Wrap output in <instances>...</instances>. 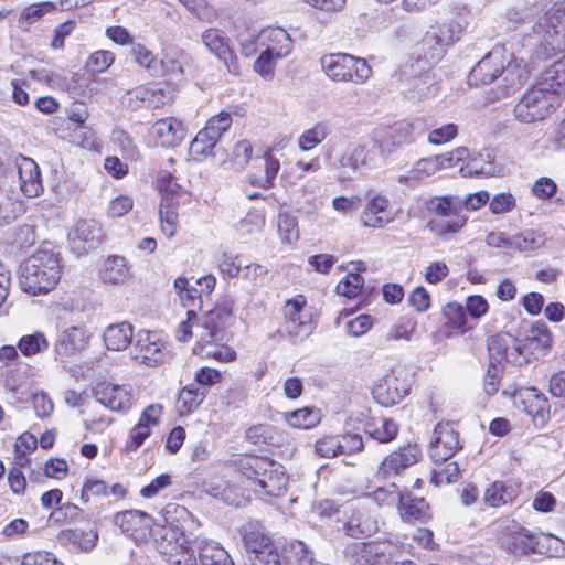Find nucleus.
<instances>
[{"mask_svg":"<svg viewBox=\"0 0 565 565\" xmlns=\"http://www.w3.org/2000/svg\"><path fill=\"white\" fill-rule=\"evenodd\" d=\"M390 201L382 194H370L361 214V222L365 227L382 228L392 223L395 216L387 209Z\"/></svg>","mask_w":565,"mask_h":565,"instance_id":"23","label":"nucleus"},{"mask_svg":"<svg viewBox=\"0 0 565 565\" xmlns=\"http://www.w3.org/2000/svg\"><path fill=\"white\" fill-rule=\"evenodd\" d=\"M99 276L105 284H124L130 278V266L126 257L120 255L108 256L99 268Z\"/></svg>","mask_w":565,"mask_h":565,"instance_id":"34","label":"nucleus"},{"mask_svg":"<svg viewBox=\"0 0 565 565\" xmlns=\"http://www.w3.org/2000/svg\"><path fill=\"white\" fill-rule=\"evenodd\" d=\"M150 134L158 145L162 147H175L184 139L185 129L180 120L168 117L157 120L152 125Z\"/></svg>","mask_w":565,"mask_h":565,"instance_id":"28","label":"nucleus"},{"mask_svg":"<svg viewBox=\"0 0 565 565\" xmlns=\"http://www.w3.org/2000/svg\"><path fill=\"white\" fill-rule=\"evenodd\" d=\"M427 211L443 217L430 220L427 227L440 237L459 232L467 223V216L461 213V203L451 196H434L426 203Z\"/></svg>","mask_w":565,"mask_h":565,"instance_id":"7","label":"nucleus"},{"mask_svg":"<svg viewBox=\"0 0 565 565\" xmlns=\"http://www.w3.org/2000/svg\"><path fill=\"white\" fill-rule=\"evenodd\" d=\"M108 494V486L102 479L87 477L82 487L81 499L88 502L90 498L105 497Z\"/></svg>","mask_w":565,"mask_h":565,"instance_id":"60","label":"nucleus"},{"mask_svg":"<svg viewBox=\"0 0 565 565\" xmlns=\"http://www.w3.org/2000/svg\"><path fill=\"white\" fill-rule=\"evenodd\" d=\"M103 340L108 350H125L128 345H132L134 328L126 321L110 324L105 329Z\"/></svg>","mask_w":565,"mask_h":565,"instance_id":"35","label":"nucleus"},{"mask_svg":"<svg viewBox=\"0 0 565 565\" xmlns=\"http://www.w3.org/2000/svg\"><path fill=\"white\" fill-rule=\"evenodd\" d=\"M556 107L550 97L533 85L514 106V116L519 121L530 124L543 120Z\"/></svg>","mask_w":565,"mask_h":565,"instance_id":"11","label":"nucleus"},{"mask_svg":"<svg viewBox=\"0 0 565 565\" xmlns=\"http://www.w3.org/2000/svg\"><path fill=\"white\" fill-rule=\"evenodd\" d=\"M460 33V24L450 20L427 32L424 38L423 45H427L431 49V60L439 58L443 55L445 47L452 45L457 40H459Z\"/></svg>","mask_w":565,"mask_h":565,"instance_id":"21","label":"nucleus"},{"mask_svg":"<svg viewBox=\"0 0 565 565\" xmlns=\"http://www.w3.org/2000/svg\"><path fill=\"white\" fill-rule=\"evenodd\" d=\"M504 550L515 556L547 554L555 556L565 552V543L552 534L536 535L523 526L509 530L503 539Z\"/></svg>","mask_w":565,"mask_h":565,"instance_id":"4","label":"nucleus"},{"mask_svg":"<svg viewBox=\"0 0 565 565\" xmlns=\"http://www.w3.org/2000/svg\"><path fill=\"white\" fill-rule=\"evenodd\" d=\"M278 232L281 242L290 244L299 238V228L297 218L288 212H281L278 215Z\"/></svg>","mask_w":565,"mask_h":565,"instance_id":"51","label":"nucleus"},{"mask_svg":"<svg viewBox=\"0 0 565 565\" xmlns=\"http://www.w3.org/2000/svg\"><path fill=\"white\" fill-rule=\"evenodd\" d=\"M285 419L294 428L309 429L319 423L320 415L313 408L303 407L286 413Z\"/></svg>","mask_w":565,"mask_h":565,"instance_id":"48","label":"nucleus"},{"mask_svg":"<svg viewBox=\"0 0 565 565\" xmlns=\"http://www.w3.org/2000/svg\"><path fill=\"white\" fill-rule=\"evenodd\" d=\"M253 146L248 140H239L234 146L231 161L236 170H243L250 161Z\"/></svg>","mask_w":565,"mask_h":565,"instance_id":"62","label":"nucleus"},{"mask_svg":"<svg viewBox=\"0 0 565 565\" xmlns=\"http://www.w3.org/2000/svg\"><path fill=\"white\" fill-rule=\"evenodd\" d=\"M489 157V154H486V157L480 154L479 157L472 158L467 164V173L484 178L494 177L497 168L492 162L486 159Z\"/></svg>","mask_w":565,"mask_h":565,"instance_id":"59","label":"nucleus"},{"mask_svg":"<svg viewBox=\"0 0 565 565\" xmlns=\"http://www.w3.org/2000/svg\"><path fill=\"white\" fill-rule=\"evenodd\" d=\"M206 392L193 385L185 386L178 396V408L181 414H190L195 411L204 401Z\"/></svg>","mask_w":565,"mask_h":565,"instance_id":"46","label":"nucleus"},{"mask_svg":"<svg viewBox=\"0 0 565 565\" xmlns=\"http://www.w3.org/2000/svg\"><path fill=\"white\" fill-rule=\"evenodd\" d=\"M461 448L458 431L454 424L438 423L434 429L429 456L435 462H444L450 459Z\"/></svg>","mask_w":565,"mask_h":565,"instance_id":"16","label":"nucleus"},{"mask_svg":"<svg viewBox=\"0 0 565 565\" xmlns=\"http://www.w3.org/2000/svg\"><path fill=\"white\" fill-rule=\"evenodd\" d=\"M174 288L179 295L180 301L184 308H188L189 319L196 318V309L201 307L202 300L199 290L190 286L185 277H178L174 280Z\"/></svg>","mask_w":565,"mask_h":565,"instance_id":"42","label":"nucleus"},{"mask_svg":"<svg viewBox=\"0 0 565 565\" xmlns=\"http://www.w3.org/2000/svg\"><path fill=\"white\" fill-rule=\"evenodd\" d=\"M231 125V114L223 110L220 114L211 117L202 130L206 132V135L211 138L213 137L214 141L217 143L221 136L230 129Z\"/></svg>","mask_w":565,"mask_h":565,"instance_id":"53","label":"nucleus"},{"mask_svg":"<svg viewBox=\"0 0 565 565\" xmlns=\"http://www.w3.org/2000/svg\"><path fill=\"white\" fill-rule=\"evenodd\" d=\"M216 145L213 137L211 138L201 129L190 143L189 154L198 162L203 161L214 154L213 150L216 148Z\"/></svg>","mask_w":565,"mask_h":565,"instance_id":"47","label":"nucleus"},{"mask_svg":"<svg viewBox=\"0 0 565 565\" xmlns=\"http://www.w3.org/2000/svg\"><path fill=\"white\" fill-rule=\"evenodd\" d=\"M364 285V278L359 274H349L344 279L340 280L335 287V292L348 299L358 298Z\"/></svg>","mask_w":565,"mask_h":565,"instance_id":"54","label":"nucleus"},{"mask_svg":"<svg viewBox=\"0 0 565 565\" xmlns=\"http://www.w3.org/2000/svg\"><path fill=\"white\" fill-rule=\"evenodd\" d=\"M364 497L371 499L380 508L399 507L403 500V494L394 482L385 486H373L369 483Z\"/></svg>","mask_w":565,"mask_h":565,"instance_id":"39","label":"nucleus"},{"mask_svg":"<svg viewBox=\"0 0 565 565\" xmlns=\"http://www.w3.org/2000/svg\"><path fill=\"white\" fill-rule=\"evenodd\" d=\"M488 351L490 359L500 364L505 361L512 365L522 366L529 362L522 341L509 333L491 337L488 342Z\"/></svg>","mask_w":565,"mask_h":565,"instance_id":"15","label":"nucleus"},{"mask_svg":"<svg viewBox=\"0 0 565 565\" xmlns=\"http://www.w3.org/2000/svg\"><path fill=\"white\" fill-rule=\"evenodd\" d=\"M513 403L518 409L531 416L536 426H544L550 417L548 399L533 386L516 390Z\"/></svg>","mask_w":565,"mask_h":565,"instance_id":"14","label":"nucleus"},{"mask_svg":"<svg viewBox=\"0 0 565 565\" xmlns=\"http://www.w3.org/2000/svg\"><path fill=\"white\" fill-rule=\"evenodd\" d=\"M519 495V487L507 484L502 481H494L483 493V502L488 507L499 508L501 505L512 503Z\"/></svg>","mask_w":565,"mask_h":565,"instance_id":"38","label":"nucleus"},{"mask_svg":"<svg viewBox=\"0 0 565 565\" xmlns=\"http://www.w3.org/2000/svg\"><path fill=\"white\" fill-rule=\"evenodd\" d=\"M305 305V297L298 296L295 299L288 300L284 307L285 322L282 324V332L287 333L294 341H301L313 331L310 315L303 313Z\"/></svg>","mask_w":565,"mask_h":565,"instance_id":"12","label":"nucleus"},{"mask_svg":"<svg viewBox=\"0 0 565 565\" xmlns=\"http://www.w3.org/2000/svg\"><path fill=\"white\" fill-rule=\"evenodd\" d=\"M375 164V158L371 150L361 143H351L339 157L337 167L341 170L340 178L345 180L361 168H370Z\"/></svg>","mask_w":565,"mask_h":565,"instance_id":"19","label":"nucleus"},{"mask_svg":"<svg viewBox=\"0 0 565 565\" xmlns=\"http://www.w3.org/2000/svg\"><path fill=\"white\" fill-rule=\"evenodd\" d=\"M320 64L326 75L333 82L364 84L372 76V68L364 58L347 53L323 55Z\"/></svg>","mask_w":565,"mask_h":565,"instance_id":"6","label":"nucleus"},{"mask_svg":"<svg viewBox=\"0 0 565 565\" xmlns=\"http://www.w3.org/2000/svg\"><path fill=\"white\" fill-rule=\"evenodd\" d=\"M18 348L25 356H31L45 351L49 348V341L41 332L23 335L19 342Z\"/></svg>","mask_w":565,"mask_h":565,"instance_id":"50","label":"nucleus"},{"mask_svg":"<svg viewBox=\"0 0 565 565\" xmlns=\"http://www.w3.org/2000/svg\"><path fill=\"white\" fill-rule=\"evenodd\" d=\"M22 565H64L52 553L44 551L30 552L23 555Z\"/></svg>","mask_w":565,"mask_h":565,"instance_id":"64","label":"nucleus"},{"mask_svg":"<svg viewBox=\"0 0 565 565\" xmlns=\"http://www.w3.org/2000/svg\"><path fill=\"white\" fill-rule=\"evenodd\" d=\"M398 510L402 520L405 522H425L430 519L429 505L424 498L403 495Z\"/></svg>","mask_w":565,"mask_h":565,"instance_id":"41","label":"nucleus"},{"mask_svg":"<svg viewBox=\"0 0 565 565\" xmlns=\"http://www.w3.org/2000/svg\"><path fill=\"white\" fill-rule=\"evenodd\" d=\"M198 555L200 565H235L227 551L212 540L198 541Z\"/></svg>","mask_w":565,"mask_h":565,"instance_id":"36","label":"nucleus"},{"mask_svg":"<svg viewBox=\"0 0 565 565\" xmlns=\"http://www.w3.org/2000/svg\"><path fill=\"white\" fill-rule=\"evenodd\" d=\"M57 539L63 545L88 553L97 544L98 532L95 529H65L60 532Z\"/></svg>","mask_w":565,"mask_h":565,"instance_id":"33","label":"nucleus"},{"mask_svg":"<svg viewBox=\"0 0 565 565\" xmlns=\"http://www.w3.org/2000/svg\"><path fill=\"white\" fill-rule=\"evenodd\" d=\"M426 130L427 125L420 118L409 122L401 121L377 131L373 137V143L383 157H387L396 149L414 142Z\"/></svg>","mask_w":565,"mask_h":565,"instance_id":"8","label":"nucleus"},{"mask_svg":"<svg viewBox=\"0 0 565 565\" xmlns=\"http://www.w3.org/2000/svg\"><path fill=\"white\" fill-rule=\"evenodd\" d=\"M21 191L29 198H35L43 191L41 173L36 162L24 156L15 158Z\"/></svg>","mask_w":565,"mask_h":565,"instance_id":"25","label":"nucleus"},{"mask_svg":"<svg viewBox=\"0 0 565 565\" xmlns=\"http://www.w3.org/2000/svg\"><path fill=\"white\" fill-rule=\"evenodd\" d=\"M182 56V52H166L160 62H158L159 75L167 76L171 81L181 79L184 72L181 61Z\"/></svg>","mask_w":565,"mask_h":565,"instance_id":"49","label":"nucleus"},{"mask_svg":"<svg viewBox=\"0 0 565 565\" xmlns=\"http://www.w3.org/2000/svg\"><path fill=\"white\" fill-rule=\"evenodd\" d=\"M399 546L391 540L352 542L343 550L349 565H384L397 553Z\"/></svg>","mask_w":565,"mask_h":565,"instance_id":"9","label":"nucleus"},{"mask_svg":"<svg viewBox=\"0 0 565 565\" xmlns=\"http://www.w3.org/2000/svg\"><path fill=\"white\" fill-rule=\"evenodd\" d=\"M157 188L161 195L160 205L166 209L178 210L181 202L188 198L186 191L170 173H162L157 180Z\"/></svg>","mask_w":565,"mask_h":565,"instance_id":"32","label":"nucleus"},{"mask_svg":"<svg viewBox=\"0 0 565 565\" xmlns=\"http://www.w3.org/2000/svg\"><path fill=\"white\" fill-rule=\"evenodd\" d=\"M243 473L259 492L268 497H281L287 491L288 476L285 468L268 457H246L241 460Z\"/></svg>","mask_w":565,"mask_h":565,"instance_id":"3","label":"nucleus"},{"mask_svg":"<svg viewBox=\"0 0 565 565\" xmlns=\"http://www.w3.org/2000/svg\"><path fill=\"white\" fill-rule=\"evenodd\" d=\"M565 52V6H554L539 17L523 42L513 39L494 46L471 70L470 85L494 84L495 97L518 92L530 78L531 67Z\"/></svg>","mask_w":565,"mask_h":565,"instance_id":"1","label":"nucleus"},{"mask_svg":"<svg viewBox=\"0 0 565 565\" xmlns=\"http://www.w3.org/2000/svg\"><path fill=\"white\" fill-rule=\"evenodd\" d=\"M129 355L137 363L153 367L164 363L169 352L166 341L158 332L140 330L135 335Z\"/></svg>","mask_w":565,"mask_h":565,"instance_id":"10","label":"nucleus"},{"mask_svg":"<svg viewBox=\"0 0 565 565\" xmlns=\"http://www.w3.org/2000/svg\"><path fill=\"white\" fill-rule=\"evenodd\" d=\"M189 511L179 504H168L162 511L164 525L160 534L156 537V550L162 556L164 562L171 556H175L178 551L189 544V540L183 531L181 521L189 518Z\"/></svg>","mask_w":565,"mask_h":565,"instance_id":"5","label":"nucleus"},{"mask_svg":"<svg viewBox=\"0 0 565 565\" xmlns=\"http://www.w3.org/2000/svg\"><path fill=\"white\" fill-rule=\"evenodd\" d=\"M422 456L417 445L408 444L392 451L381 461L375 479L377 481L392 479L399 476L408 467L417 463Z\"/></svg>","mask_w":565,"mask_h":565,"instance_id":"13","label":"nucleus"},{"mask_svg":"<svg viewBox=\"0 0 565 565\" xmlns=\"http://www.w3.org/2000/svg\"><path fill=\"white\" fill-rule=\"evenodd\" d=\"M242 278L247 281L254 289L264 286L265 278L268 275V269L262 264L252 263L243 267Z\"/></svg>","mask_w":565,"mask_h":565,"instance_id":"61","label":"nucleus"},{"mask_svg":"<svg viewBox=\"0 0 565 565\" xmlns=\"http://www.w3.org/2000/svg\"><path fill=\"white\" fill-rule=\"evenodd\" d=\"M111 142L118 147L128 159L136 160L138 158V149L132 142L131 137L121 129H114L111 131Z\"/></svg>","mask_w":565,"mask_h":565,"instance_id":"58","label":"nucleus"},{"mask_svg":"<svg viewBox=\"0 0 565 565\" xmlns=\"http://www.w3.org/2000/svg\"><path fill=\"white\" fill-rule=\"evenodd\" d=\"M243 543L246 551L254 556L267 554L269 551H277L271 539L265 533V527L258 521H250L241 529Z\"/></svg>","mask_w":565,"mask_h":565,"instance_id":"26","label":"nucleus"},{"mask_svg":"<svg viewBox=\"0 0 565 565\" xmlns=\"http://www.w3.org/2000/svg\"><path fill=\"white\" fill-rule=\"evenodd\" d=\"M151 516L139 510L118 512L114 516V524L119 526L121 532L137 539L143 535L150 527Z\"/></svg>","mask_w":565,"mask_h":565,"instance_id":"30","label":"nucleus"},{"mask_svg":"<svg viewBox=\"0 0 565 565\" xmlns=\"http://www.w3.org/2000/svg\"><path fill=\"white\" fill-rule=\"evenodd\" d=\"M233 317V302L224 301L209 311L204 326L212 339H218L223 329L231 323Z\"/></svg>","mask_w":565,"mask_h":565,"instance_id":"40","label":"nucleus"},{"mask_svg":"<svg viewBox=\"0 0 565 565\" xmlns=\"http://www.w3.org/2000/svg\"><path fill=\"white\" fill-rule=\"evenodd\" d=\"M516 196L509 191L495 193L489 200V210L494 215L511 213L516 209Z\"/></svg>","mask_w":565,"mask_h":565,"instance_id":"52","label":"nucleus"},{"mask_svg":"<svg viewBox=\"0 0 565 565\" xmlns=\"http://www.w3.org/2000/svg\"><path fill=\"white\" fill-rule=\"evenodd\" d=\"M95 399L113 412L128 411L132 406L129 387L107 382L97 383L93 388Z\"/></svg>","mask_w":565,"mask_h":565,"instance_id":"17","label":"nucleus"},{"mask_svg":"<svg viewBox=\"0 0 565 565\" xmlns=\"http://www.w3.org/2000/svg\"><path fill=\"white\" fill-rule=\"evenodd\" d=\"M71 249L78 256L96 248L100 243V228L93 221H78L68 233Z\"/></svg>","mask_w":565,"mask_h":565,"instance_id":"20","label":"nucleus"},{"mask_svg":"<svg viewBox=\"0 0 565 565\" xmlns=\"http://www.w3.org/2000/svg\"><path fill=\"white\" fill-rule=\"evenodd\" d=\"M542 241L540 235L534 231H526L511 237V248L521 252L535 249L541 245Z\"/></svg>","mask_w":565,"mask_h":565,"instance_id":"63","label":"nucleus"},{"mask_svg":"<svg viewBox=\"0 0 565 565\" xmlns=\"http://www.w3.org/2000/svg\"><path fill=\"white\" fill-rule=\"evenodd\" d=\"M256 43L264 51L276 55L278 58L288 56L294 46V42L286 30L281 28L263 29L257 38Z\"/></svg>","mask_w":565,"mask_h":565,"instance_id":"24","label":"nucleus"},{"mask_svg":"<svg viewBox=\"0 0 565 565\" xmlns=\"http://www.w3.org/2000/svg\"><path fill=\"white\" fill-rule=\"evenodd\" d=\"M525 341L535 349H548L552 345V335L544 322H536L532 326Z\"/></svg>","mask_w":565,"mask_h":565,"instance_id":"55","label":"nucleus"},{"mask_svg":"<svg viewBox=\"0 0 565 565\" xmlns=\"http://www.w3.org/2000/svg\"><path fill=\"white\" fill-rule=\"evenodd\" d=\"M135 61L147 68L152 76H159V64L153 53L141 44H136L131 50Z\"/></svg>","mask_w":565,"mask_h":565,"instance_id":"56","label":"nucleus"},{"mask_svg":"<svg viewBox=\"0 0 565 565\" xmlns=\"http://www.w3.org/2000/svg\"><path fill=\"white\" fill-rule=\"evenodd\" d=\"M439 87L435 81V76L429 72H425L418 76L406 78L403 93L406 98L413 102H420L437 95Z\"/></svg>","mask_w":565,"mask_h":565,"instance_id":"29","label":"nucleus"},{"mask_svg":"<svg viewBox=\"0 0 565 565\" xmlns=\"http://www.w3.org/2000/svg\"><path fill=\"white\" fill-rule=\"evenodd\" d=\"M61 276L60 252L52 245L44 244L22 265L19 285L22 291L38 296L53 290Z\"/></svg>","mask_w":565,"mask_h":565,"instance_id":"2","label":"nucleus"},{"mask_svg":"<svg viewBox=\"0 0 565 565\" xmlns=\"http://www.w3.org/2000/svg\"><path fill=\"white\" fill-rule=\"evenodd\" d=\"M363 430L370 438L387 444L396 438L398 425L391 418H370L364 423Z\"/></svg>","mask_w":565,"mask_h":565,"instance_id":"37","label":"nucleus"},{"mask_svg":"<svg viewBox=\"0 0 565 565\" xmlns=\"http://www.w3.org/2000/svg\"><path fill=\"white\" fill-rule=\"evenodd\" d=\"M88 339L89 337L83 328L73 326L58 335L54 350L57 355L72 356L85 349Z\"/></svg>","mask_w":565,"mask_h":565,"instance_id":"31","label":"nucleus"},{"mask_svg":"<svg viewBox=\"0 0 565 565\" xmlns=\"http://www.w3.org/2000/svg\"><path fill=\"white\" fill-rule=\"evenodd\" d=\"M331 129L324 121L315 124L311 128L306 129L298 137V147L301 151H310L322 143L330 135Z\"/></svg>","mask_w":565,"mask_h":565,"instance_id":"45","label":"nucleus"},{"mask_svg":"<svg viewBox=\"0 0 565 565\" xmlns=\"http://www.w3.org/2000/svg\"><path fill=\"white\" fill-rule=\"evenodd\" d=\"M201 39L206 49L224 63L230 73L239 74L238 58L230 49L227 39L221 30L207 29L202 33Z\"/></svg>","mask_w":565,"mask_h":565,"instance_id":"18","label":"nucleus"},{"mask_svg":"<svg viewBox=\"0 0 565 565\" xmlns=\"http://www.w3.org/2000/svg\"><path fill=\"white\" fill-rule=\"evenodd\" d=\"M407 393L408 386L394 374L381 379L372 391L374 399L385 407L399 403Z\"/></svg>","mask_w":565,"mask_h":565,"instance_id":"27","label":"nucleus"},{"mask_svg":"<svg viewBox=\"0 0 565 565\" xmlns=\"http://www.w3.org/2000/svg\"><path fill=\"white\" fill-rule=\"evenodd\" d=\"M376 529V521L362 511H353L343 525L345 534L351 537L371 535Z\"/></svg>","mask_w":565,"mask_h":565,"instance_id":"44","label":"nucleus"},{"mask_svg":"<svg viewBox=\"0 0 565 565\" xmlns=\"http://www.w3.org/2000/svg\"><path fill=\"white\" fill-rule=\"evenodd\" d=\"M534 86L559 106L565 96V65L559 61L554 63L540 75Z\"/></svg>","mask_w":565,"mask_h":565,"instance_id":"22","label":"nucleus"},{"mask_svg":"<svg viewBox=\"0 0 565 565\" xmlns=\"http://www.w3.org/2000/svg\"><path fill=\"white\" fill-rule=\"evenodd\" d=\"M443 312L447 320V323H449L455 329H458L461 332H465L468 329L466 327V324H467L466 309L460 303L449 302L447 306H445Z\"/></svg>","mask_w":565,"mask_h":565,"instance_id":"57","label":"nucleus"},{"mask_svg":"<svg viewBox=\"0 0 565 565\" xmlns=\"http://www.w3.org/2000/svg\"><path fill=\"white\" fill-rule=\"evenodd\" d=\"M281 563L285 565H315L312 553L301 541H291L281 548Z\"/></svg>","mask_w":565,"mask_h":565,"instance_id":"43","label":"nucleus"}]
</instances>
